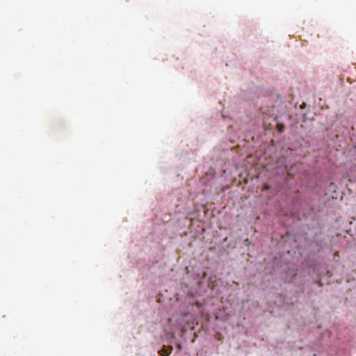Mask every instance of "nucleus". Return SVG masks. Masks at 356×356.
<instances>
[{
  "instance_id": "f257e3e1",
  "label": "nucleus",
  "mask_w": 356,
  "mask_h": 356,
  "mask_svg": "<svg viewBox=\"0 0 356 356\" xmlns=\"http://www.w3.org/2000/svg\"><path fill=\"white\" fill-rule=\"evenodd\" d=\"M172 350V347H165L163 346V348L159 351V355L161 356H168Z\"/></svg>"
},
{
  "instance_id": "f03ea898",
  "label": "nucleus",
  "mask_w": 356,
  "mask_h": 356,
  "mask_svg": "<svg viewBox=\"0 0 356 356\" xmlns=\"http://www.w3.org/2000/svg\"><path fill=\"white\" fill-rule=\"evenodd\" d=\"M277 130L279 132H283L284 130V125L282 124H277Z\"/></svg>"
},
{
  "instance_id": "7ed1b4c3",
  "label": "nucleus",
  "mask_w": 356,
  "mask_h": 356,
  "mask_svg": "<svg viewBox=\"0 0 356 356\" xmlns=\"http://www.w3.org/2000/svg\"><path fill=\"white\" fill-rule=\"evenodd\" d=\"M177 348H178L179 350H181V346L180 344H178V345H177Z\"/></svg>"
},
{
  "instance_id": "20e7f679",
  "label": "nucleus",
  "mask_w": 356,
  "mask_h": 356,
  "mask_svg": "<svg viewBox=\"0 0 356 356\" xmlns=\"http://www.w3.org/2000/svg\"><path fill=\"white\" fill-rule=\"evenodd\" d=\"M264 188H265V189H268V188H269V186H268V185H267V184H266V185H265V186H264Z\"/></svg>"
},
{
  "instance_id": "39448f33",
  "label": "nucleus",
  "mask_w": 356,
  "mask_h": 356,
  "mask_svg": "<svg viewBox=\"0 0 356 356\" xmlns=\"http://www.w3.org/2000/svg\"><path fill=\"white\" fill-rule=\"evenodd\" d=\"M304 106H305V104H303V105H302L301 108L304 107Z\"/></svg>"
},
{
  "instance_id": "423d86ee",
  "label": "nucleus",
  "mask_w": 356,
  "mask_h": 356,
  "mask_svg": "<svg viewBox=\"0 0 356 356\" xmlns=\"http://www.w3.org/2000/svg\"><path fill=\"white\" fill-rule=\"evenodd\" d=\"M304 106H305V104H303V105H302L301 108L304 107Z\"/></svg>"
}]
</instances>
